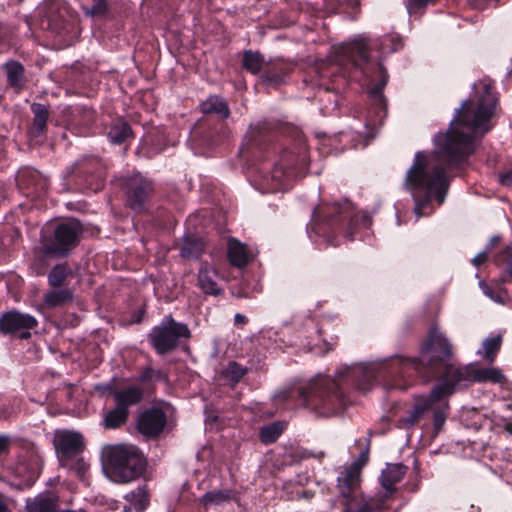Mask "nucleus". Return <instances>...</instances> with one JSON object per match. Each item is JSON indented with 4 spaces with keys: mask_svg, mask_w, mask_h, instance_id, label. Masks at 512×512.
<instances>
[{
    "mask_svg": "<svg viewBox=\"0 0 512 512\" xmlns=\"http://www.w3.org/2000/svg\"><path fill=\"white\" fill-rule=\"evenodd\" d=\"M497 98L490 84L484 85V93L475 108L466 100L450 124L446 134L435 137L437 150L433 154L417 152L408 169L404 184L415 202L417 218L426 216V208L435 199L443 204L449 189L447 171L460 168L474 152L475 135L489 130L487 123L494 114Z\"/></svg>",
    "mask_w": 512,
    "mask_h": 512,
    "instance_id": "nucleus-1",
    "label": "nucleus"
},
{
    "mask_svg": "<svg viewBox=\"0 0 512 512\" xmlns=\"http://www.w3.org/2000/svg\"><path fill=\"white\" fill-rule=\"evenodd\" d=\"M408 361H411V358L395 356L378 364L348 368L345 372H340L337 379L318 376L308 384L298 387L296 392L304 407L319 416L329 417L347 405V398L342 389L344 383L351 382L357 389L363 391L369 390L374 382L400 390L412 386L411 371L402 367V363Z\"/></svg>",
    "mask_w": 512,
    "mask_h": 512,
    "instance_id": "nucleus-2",
    "label": "nucleus"
},
{
    "mask_svg": "<svg viewBox=\"0 0 512 512\" xmlns=\"http://www.w3.org/2000/svg\"><path fill=\"white\" fill-rule=\"evenodd\" d=\"M452 356V347L447 338L435 329L429 332L421 359L411 358V361L402 363V367L411 371L413 383L417 377L425 382L431 379H440L441 383L435 385L429 397L415 398L413 408L408 411L407 417L400 420L404 427L413 426L422 415L432 408L435 402L453 394L457 389H463L475 382L474 364L454 365L449 363Z\"/></svg>",
    "mask_w": 512,
    "mask_h": 512,
    "instance_id": "nucleus-3",
    "label": "nucleus"
},
{
    "mask_svg": "<svg viewBox=\"0 0 512 512\" xmlns=\"http://www.w3.org/2000/svg\"><path fill=\"white\" fill-rule=\"evenodd\" d=\"M370 217L365 213H356L351 203H334L322 205L313 212L312 231L324 237L328 244L338 246V236L343 235L349 240L354 239L358 227H368Z\"/></svg>",
    "mask_w": 512,
    "mask_h": 512,
    "instance_id": "nucleus-4",
    "label": "nucleus"
},
{
    "mask_svg": "<svg viewBox=\"0 0 512 512\" xmlns=\"http://www.w3.org/2000/svg\"><path fill=\"white\" fill-rule=\"evenodd\" d=\"M334 60L342 67L343 75L352 79H357L358 72L369 78L370 72L374 69L377 70L380 80L370 88L369 93L373 98L383 101V89L388 82L389 75L381 63L370 61L369 47L365 40H355L336 48Z\"/></svg>",
    "mask_w": 512,
    "mask_h": 512,
    "instance_id": "nucleus-5",
    "label": "nucleus"
},
{
    "mask_svg": "<svg viewBox=\"0 0 512 512\" xmlns=\"http://www.w3.org/2000/svg\"><path fill=\"white\" fill-rule=\"evenodd\" d=\"M109 476L116 483H128L141 477L147 467L138 448L128 445L110 446L105 451Z\"/></svg>",
    "mask_w": 512,
    "mask_h": 512,
    "instance_id": "nucleus-6",
    "label": "nucleus"
},
{
    "mask_svg": "<svg viewBox=\"0 0 512 512\" xmlns=\"http://www.w3.org/2000/svg\"><path fill=\"white\" fill-rule=\"evenodd\" d=\"M83 232L82 223L75 218L59 222L52 235L43 242L42 252L53 257H66L79 245Z\"/></svg>",
    "mask_w": 512,
    "mask_h": 512,
    "instance_id": "nucleus-7",
    "label": "nucleus"
},
{
    "mask_svg": "<svg viewBox=\"0 0 512 512\" xmlns=\"http://www.w3.org/2000/svg\"><path fill=\"white\" fill-rule=\"evenodd\" d=\"M190 337L191 331L187 324L177 322L171 314L166 315L147 335L148 342L159 355L174 351L182 339Z\"/></svg>",
    "mask_w": 512,
    "mask_h": 512,
    "instance_id": "nucleus-8",
    "label": "nucleus"
},
{
    "mask_svg": "<svg viewBox=\"0 0 512 512\" xmlns=\"http://www.w3.org/2000/svg\"><path fill=\"white\" fill-rule=\"evenodd\" d=\"M308 167V154L305 147L297 153L284 151L278 163H275L270 176L265 177L270 190H277L286 176L293 172H302Z\"/></svg>",
    "mask_w": 512,
    "mask_h": 512,
    "instance_id": "nucleus-9",
    "label": "nucleus"
},
{
    "mask_svg": "<svg viewBox=\"0 0 512 512\" xmlns=\"http://www.w3.org/2000/svg\"><path fill=\"white\" fill-rule=\"evenodd\" d=\"M124 189L127 206L138 213L146 210L155 193L154 182L141 174L129 177L125 182Z\"/></svg>",
    "mask_w": 512,
    "mask_h": 512,
    "instance_id": "nucleus-10",
    "label": "nucleus"
},
{
    "mask_svg": "<svg viewBox=\"0 0 512 512\" xmlns=\"http://www.w3.org/2000/svg\"><path fill=\"white\" fill-rule=\"evenodd\" d=\"M71 15L68 6L62 0H51L45 7L41 25L56 35H62L71 27Z\"/></svg>",
    "mask_w": 512,
    "mask_h": 512,
    "instance_id": "nucleus-11",
    "label": "nucleus"
},
{
    "mask_svg": "<svg viewBox=\"0 0 512 512\" xmlns=\"http://www.w3.org/2000/svg\"><path fill=\"white\" fill-rule=\"evenodd\" d=\"M37 325L38 321L34 316L17 310L5 312L0 317V331L3 334L19 332L21 339L30 338V330Z\"/></svg>",
    "mask_w": 512,
    "mask_h": 512,
    "instance_id": "nucleus-12",
    "label": "nucleus"
},
{
    "mask_svg": "<svg viewBox=\"0 0 512 512\" xmlns=\"http://www.w3.org/2000/svg\"><path fill=\"white\" fill-rule=\"evenodd\" d=\"M361 484V466L359 463H352L340 472L337 477V488L345 504L352 505L358 501Z\"/></svg>",
    "mask_w": 512,
    "mask_h": 512,
    "instance_id": "nucleus-13",
    "label": "nucleus"
},
{
    "mask_svg": "<svg viewBox=\"0 0 512 512\" xmlns=\"http://www.w3.org/2000/svg\"><path fill=\"white\" fill-rule=\"evenodd\" d=\"M166 424L165 412L160 408H150L139 415L137 428L146 438H155L163 432Z\"/></svg>",
    "mask_w": 512,
    "mask_h": 512,
    "instance_id": "nucleus-14",
    "label": "nucleus"
},
{
    "mask_svg": "<svg viewBox=\"0 0 512 512\" xmlns=\"http://www.w3.org/2000/svg\"><path fill=\"white\" fill-rule=\"evenodd\" d=\"M54 446L61 461L80 454L84 449V440L80 433L63 431L56 434Z\"/></svg>",
    "mask_w": 512,
    "mask_h": 512,
    "instance_id": "nucleus-15",
    "label": "nucleus"
},
{
    "mask_svg": "<svg viewBox=\"0 0 512 512\" xmlns=\"http://www.w3.org/2000/svg\"><path fill=\"white\" fill-rule=\"evenodd\" d=\"M76 165L77 173L85 174V183L88 188L95 192L102 189L106 169L99 158L88 157Z\"/></svg>",
    "mask_w": 512,
    "mask_h": 512,
    "instance_id": "nucleus-16",
    "label": "nucleus"
},
{
    "mask_svg": "<svg viewBox=\"0 0 512 512\" xmlns=\"http://www.w3.org/2000/svg\"><path fill=\"white\" fill-rule=\"evenodd\" d=\"M275 138L274 127L268 121H260L249 127L246 141L249 149L266 150Z\"/></svg>",
    "mask_w": 512,
    "mask_h": 512,
    "instance_id": "nucleus-17",
    "label": "nucleus"
},
{
    "mask_svg": "<svg viewBox=\"0 0 512 512\" xmlns=\"http://www.w3.org/2000/svg\"><path fill=\"white\" fill-rule=\"evenodd\" d=\"M17 182L21 189L26 190L27 194L40 196L45 193L49 187V181L39 171L26 168L19 171Z\"/></svg>",
    "mask_w": 512,
    "mask_h": 512,
    "instance_id": "nucleus-18",
    "label": "nucleus"
},
{
    "mask_svg": "<svg viewBox=\"0 0 512 512\" xmlns=\"http://www.w3.org/2000/svg\"><path fill=\"white\" fill-rule=\"evenodd\" d=\"M218 277V271L204 263L198 271L197 286L206 295H222L224 290L217 282Z\"/></svg>",
    "mask_w": 512,
    "mask_h": 512,
    "instance_id": "nucleus-19",
    "label": "nucleus"
},
{
    "mask_svg": "<svg viewBox=\"0 0 512 512\" xmlns=\"http://www.w3.org/2000/svg\"><path fill=\"white\" fill-rule=\"evenodd\" d=\"M407 470V466L400 463L387 464L382 470L380 483L386 491V496H391L396 491L395 485L403 479Z\"/></svg>",
    "mask_w": 512,
    "mask_h": 512,
    "instance_id": "nucleus-20",
    "label": "nucleus"
},
{
    "mask_svg": "<svg viewBox=\"0 0 512 512\" xmlns=\"http://www.w3.org/2000/svg\"><path fill=\"white\" fill-rule=\"evenodd\" d=\"M110 393L114 398L115 404L125 410H129L131 406L139 404L143 399V391L138 386H128L124 389H110Z\"/></svg>",
    "mask_w": 512,
    "mask_h": 512,
    "instance_id": "nucleus-21",
    "label": "nucleus"
},
{
    "mask_svg": "<svg viewBox=\"0 0 512 512\" xmlns=\"http://www.w3.org/2000/svg\"><path fill=\"white\" fill-rule=\"evenodd\" d=\"M107 137L112 144L121 145L134 137L130 124L122 117L111 121Z\"/></svg>",
    "mask_w": 512,
    "mask_h": 512,
    "instance_id": "nucleus-22",
    "label": "nucleus"
},
{
    "mask_svg": "<svg viewBox=\"0 0 512 512\" xmlns=\"http://www.w3.org/2000/svg\"><path fill=\"white\" fill-rule=\"evenodd\" d=\"M227 256L230 264L238 268L247 266L251 260L247 246L236 238L229 239Z\"/></svg>",
    "mask_w": 512,
    "mask_h": 512,
    "instance_id": "nucleus-23",
    "label": "nucleus"
},
{
    "mask_svg": "<svg viewBox=\"0 0 512 512\" xmlns=\"http://www.w3.org/2000/svg\"><path fill=\"white\" fill-rule=\"evenodd\" d=\"M2 67L6 72L9 86L16 92L23 90L26 84L24 66L18 61L10 60L4 63Z\"/></svg>",
    "mask_w": 512,
    "mask_h": 512,
    "instance_id": "nucleus-24",
    "label": "nucleus"
},
{
    "mask_svg": "<svg viewBox=\"0 0 512 512\" xmlns=\"http://www.w3.org/2000/svg\"><path fill=\"white\" fill-rule=\"evenodd\" d=\"M31 112L33 113V123L30 128L32 137H39L46 133L47 121L49 119L48 106L41 103H32Z\"/></svg>",
    "mask_w": 512,
    "mask_h": 512,
    "instance_id": "nucleus-25",
    "label": "nucleus"
},
{
    "mask_svg": "<svg viewBox=\"0 0 512 512\" xmlns=\"http://www.w3.org/2000/svg\"><path fill=\"white\" fill-rule=\"evenodd\" d=\"M58 497L50 494H39L26 500L27 512H57Z\"/></svg>",
    "mask_w": 512,
    "mask_h": 512,
    "instance_id": "nucleus-26",
    "label": "nucleus"
},
{
    "mask_svg": "<svg viewBox=\"0 0 512 512\" xmlns=\"http://www.w3.org/2000/svg\"><path fill=\"white\" fill-rule=\"evenodd\" d=\"M200 110L203 114H216L221 119H227L230 116L228 103L217 95L210 96L203 101L200 104Z\"/></svg>",
    "mask_w": 512,
    "mask_h": 512,
    "instance_id": "nucleus-27",
    "label": "nucleus"
},
{
    "mask_svg": "<svg viewBox=\"0 0 512 512\" xmlns=\"http://www.w3.org/2000/svg\"><path fill=\"white\" fill-rule=\"evenodd\" d=\"M74 294L70 288H58L47 291L43 297V303L48 308H56L73 301Z\"/></svg>",
    "mask_w": 512,
    "mask_h": 512,
    "instance_id": "nucleus-28",
    "label": "nucleus"
},
{
    "mask_svg": "<svg viewBox=\"0 0 512 512\" xmlns=\"http://www.w3.org/2000/svg\"><path fill=\"white\" fill-rule=\"evenodd\" d=\"M236 499V493L232 489H219L206 492L200 499V504L207 509L212 505H221Z\"/></svg>",
    "mask_w": 512,
    "mask_h": 512,
    "instance_id": "nucleus-29",
    "label": "nucleus"
},
{
    "mask_svg": "<svg viewBox=\"0 0 512 512\" xmlns=\"http://www.w3.org/2000/svg\"><path fill=\"white\" fill-rule=\"evenodd\" d=\"M204 252V243L198 237L186 235L180 248V255L185 259H198Z\"/></svg>",
    "mask_w": 512,
    "mask_h": 512,
    "instance_id": "nucleus-30",
    "label": "nucleus"
},
{
    "mask_svg": "<svg viewBox=\"0 0 512 512\" xmlns=\"http://www.w3.org/2000/svg\"><path fill=\"white\" fill-rule=\"evenodd\" d=\"M248 373V368L232 360L227 363L220 373V377L227 381L231 386L237 385Z\"/></svg>",
    "mask_w": 512,
    "mask_h": 512,
    "instance_id": "nucleus-31",
    "label": "nucleus"
},
{
    "mask_svg": "<svg viewBox=\"0 0 512 512\" xmlns=\"http://www.w3.org/2000/svg\"><path fill=\"white\" fill-rule=\"evenodd\" d=\"M128 416L129 410H125L116 405L113 409L105 413L103 425L106 429H117L126 423Z\"/></svg>",
    "mask_w": 512,
    "mask_h": 512,
    "instance_id": "nucleus-32",
    "label": "nucleus"
},
{
    "mask_svg": "<svg viewBox=\"0 0 512 512\" xmlns=\"http://www.w3.org/2000/svg\"><path fill=\"white\" fill-rule=\"evenodd\" d=\"M264 57L260 52L246 50L243 53L242 66L251 74H258L264 67Z\"/></svg>",
    "mask_w": 512,
    "mask_h": 512,
    "instance_id": "nucleus-33",
    "label": "nucleus"
},
{
    "mask_svg": "<svg viewBox=\"0 0 512 512\" xmlns=\"http://www.w3.org/2000/svg\"><path fill=\"white\" fill-rule=\"evenodd\" d=\"M71 273V268L67 263L56 264L48 274L49 286L52 288L61 287Z\"/></svg>",
    "mask_w": 512,
    "mask_h": 512,
    "instance_id": "nucleus-34",
    "label": "nucleus"
},
{
    "mask_svg": "<svg viewBox=\"0 0 512 512\" xmlns=\"http://www.w3.org/2000/svg\"><path fill=\"white\" fill-rule=\"evenodd\" d=\"M475 382L502 383L506 380L500 369L495 367L477 368L474 365Z\"/></svg>",
    "mask_w": 512,
    "mask_h": 512,
    "instance_id": "nucleus-35",
    "label": "nucleus"
},
{
    "mask_svg": "<svg viewBox=\"0 0 512 512\" xmlns=\"http://www.w3.org/2000/svg\"><path fill=\"white\" fill-rule=\"evenodd\" d=\"M82 10L86 16L92 18H104L110 13V0H91V4H82Z\"/></svg>",
    "mask_w": 512,
    "mask_h": 512,
    "instance_id": "nucleus-36",
    "label": "nucleus"
},
{
    "mask_svg": "<svg viewBox=\"0 0 512 512\" xmlns=\"http://www.w3.org/2000/svg\"><path fill=\"white\" fill-rule=\"evenodd\" d=\"M125 499L131 503L137 512L144 511L149 505V494L146 486L138 487L136 490L126 494Z\"/></svg>",
    "mask_w": 512,
    "mask_h": 512,
    "instance_id": "nucleus-37",
    "label": "nucleus"
},
{
    "mask_svg": "<svg viewBox=\"0 0 512 512\" xmlns=\"http://www.w3.org/2000/svg\"><path fill=\"white\" fill-rule=\"evenodd\" d=\"M284 429V423L279 421L261 427L259 433L261 442L264 444L274 443L283 433Z\"/></svg>",
    "mask_w": 512,
    "mask_h": 512,
    "instance_id": "nucleus-38",
    "label": "nucleus"
},
{
    "mask_svg": "<svg viewBox=\"0 0 512 512\" xmlns=\"http://www.w3.org/2000/svg\"><path fill=\"white\" fill-rule=\"evenodd\" d=\"M502 344V336L487 338L483 342L484 356L489 363L494 362Z\"/></svg>",
    "mask_w": 512,
    "mask_h": 512,
    "instance_id": "nucleus-39",
    "label": "nucleus"
},
{
    "mask_svg": "<svg viewBox=\"0 0 512 512\" xmlns=\"http://www.w3.org/2000/svg\"><path fill=\"white\" fill-rule=\"evenodd\" d=\"M493 261L496 265L507 264L505 273L512 280V244L504 247L500 252L494 255Z\"/></svg>",
    "mask_w": 512,
    "mask_h": 512,
    "instance_id": "nucleus-40",
    "label": "nucleus"
},
{
    "mask_svg": "<svg viewBox=\"0 0 512 512\" xmlns=\"http://www.w3.org/2000/svg\"><path fill=\"white\" fill-rule=\"evenodd\" d=\"M284 76L285 72L282 68H276L275 66H267L264 69L262 79L264 82H267L274 86H278L284 81Z\"/></svg>",
    "mask_w": 512,
    "mask_h": 512,
    "instance_id": "nucleus-41",
    "label": "nucleus"
},
{
    "mask_svg": "<svg viewBox=\"0 0 512 512\" xmlns=\"http://www.w3.org/2000/svg\"><path fill=\"white\" fill-rule=\"evenodd\" d=\"M361 498V507L366 512H375L382 510L385 506L386 499L390 496H386V493L380 497H372L365 499L362 495L359 496Z\"/></svg>",
    "mask_w": 512,
    "mask_h": 512,
    "instance_id": "nucleus-42",
    "label": "nucleus"
},
{
    "mask_svg": "<svg viewBox=\"0 0 512 512\" xmlns=\"http://www.w3.org/2000/svg\"><path fill=\"white\" fill-rule=\"evenodd\" d=\"M164 379H166V375L161 370H155L151 366L145 367L138 377V380L142 383Z\"/></svg>",
    "mask_w": 512,
    "mask_h": 512,
    "instance_id": "nucleus-43",
    "label": "nucleus"
},
{
    "mask_svg": "<svg viewBox=\"0 0 512 512\" xmlns=\"http://www.w3.org/2000/svg\"><path fill=\"white\" fill-rule=\"evenodd\" d=\"M438 0H407L406 8L409 14L423 12L429 5H435Z\"/></svg>",
    "mask_w": 512,
    "mask_h": 512,
    "instance_id": "nucleus-44",
    "label": "nucleus"
},
{
    "mask_svg": "<svg viewBox=\"0 0 512 512\" xmlns=\"http://www.w3.org/2000/svg\"><path fill=\"white\" fill-rule=\"evenodd\" d=\"M480 285V288L482 290V292L488 297L490 298L492 301L496 302V303H499V304H503L504 303V300L502 298V296L496 292L490 285H488L486 282L484 281H481L479 283Z\"/></svg>",
    "mask_w": 512,
    "mask_h": 512,
    "instance_id": "nucleus-45",
    "label": "nucleus"
},
{
    "mask_svg": "<svg viewBox=\"0 0 512 512\" xmlns=\"http://www.w3.org/2000/svg\"><path fill=\"white\" fill-rule=\"evenodd\" d=\"M390 42L391 43V48H390V51H397L398 49H400L402 47V42H401V39L398 37V36H386L382 39V42H381V45L382 47L384 48L387 43Z\"/></svg>",
    "mask_w": 512,
    "mask_h": 512,
    "instance_id": "nucleus-46",
    "label": "nucleus"
},
{
    "mask_svg": "<svg viewBox=\"0 0 512 512\" xmlns=\"http://www.w3.org/2000/svg\"><path fill=\"white\" fill-rule=\"evenodd\" d=\"M11 447V438L7 435H0V456L7 455Z\"/></svg>",
    "mask_w": 512,
    "mask_h": 512,
    "instance_id": "nucleus-47",
    "label": "nucleus"
},
{
    "mask_svg": "<svg viewBox=\"0 0 512 512\" xmlns=\"http://www.w3.org/2000/svg\"><path fill=\"white\" fill-rule=\"evenodd\" d=\"M489 252L487 250H484L480 253H478L472 260V263L476 267H480L482 264H484L488 259Z\"/></svg>",
    "mask_w": 512,
    "mask_h": 512,
    "instance_id": "nucleus-48",
    "label": "nucleus"
},
{
    "mask_svg": "<svg viewBox=\"0 0 512 512\" xmlns=\"http://www.w3.org/2000/svg\"><path fill=\"white\" fill-rule=\"evenodd\" d=\"M9 29L0 23V52L3 50V46L6 45L8 41Z\"/></svg>",
    "mask_w": 512,
    "mask_h": 512,
    "instance_id": "nucleus-49",
    "label": "nucleus"
},
{
    "mask_svg": "<svg viewBox=\"0 0 512 512\" xmlns=\"http://www.w3.org/2000/svg\"><path fill=\"white\" fill-rule=\"evenodd\" d=\"M499 181L505 187H512V169L500 174Z\"/></svg>",
    "mask_w": 512,
    "mask_h": 512,
    "instance_id": "nucleus-50",
    "label": "nucleus"
},
{
    "mask_svg": "<svg viewBox=\"0 0 512 512\" xmlns=\"http://www.w3.org/2000/svg\"><path fill=\"white\" fill-rule=\"evenodd\" d=\"M500 241H501V236H499V235H495V236H493V237L490 239L489 243L486 245L485 250H487V251L490 253V252H491V250L493 249V247H494L495 245H497Z\"/></svg>",
    "mask_w": 512,
    "mask_h": 512,
    "instance_id": "nucleus-51",
    "label": "nucleus"
},
{
    "mask_svg": "<svg viewBox=\"0 0 512 512\" xmlns=\"http://www.w3.org/2000/svg\"><path fill=\"white\" fill-rule=\"evenodd\" d=\"M248 323V318L240 313H236L234 316V324L235 325H245Z\"/></svg>",
    "mask_w": 512,
    "mask_h": 512,
    "instance_id": "nucleus-52",
    "label": "nucleus"
},
{
    "mask_svg": "<svg viewBox=\"0 0 512 512\" xmlns=\"http://www.w3.org/2000/svg\"><path fill=\"white\" fill-rule=\"evenodd\" d=\"M444 420H445V416L442 412L436 411L434 413V423L436 426L443 424Z\"/></svg>",
    "mask_w": 512,
    "mask_h": 512,
    "instance_id": "nucleus-53",
    "label": "nucleus"
},
{
    "mask_svg": "<svg viewBox=\"0 0 512 512\" xmlns=\"http://www.w3.org/2000/svg\"><path fill=\"white\" fill-rule=\"evenodd\" d=\"M0 512H10L6 502V497L2 493H0Z\"/></svg>",
    "mask_w": 512,
    "mask_h": 512,
    "instance_id": "nucleus-54",
    "label": "nucleus"
},
{
    "mask_svg": "<svg viewBox=\"0 0 512 512\" xmlns=\"http://www.w3.org/2000/svg\"><path fill=\"white\" fill-rule=\"evenodd\" d=\"M367 460H368V452L366 451V452H362L360 454L358 461H356L355 463H359V465L362 467L363 465L366 464Z\"/></svg>",
    "mask_w": 512,
    "mask_h": 512,
    "instance_id": "nucleus-55",
    "label": "nucleus"
},
{
    "mask_svg": "<svg viewBox=\"0 0 512 512\" xmlns=\"http://www.w3.org/2000/svg\"><path fill=\"white\" fill-rule=\"evenodd\" d=\"M76 466H77L76 470H77L78 473L79 472L84 473L86 471V469H87V466H86V464L83 461H79L78 460Z\"/></svg>",
    "mask_w": 512,
    "mask_h": 512,
    "instance_id": "nucleus-56",
    "label": "nucleus"
},
{
    "mask_svg": "<svg viewBox=\"0 0 512 512\" xmlns=\"http://www.w3.org/2000/svg\"><path fill=\"white\" fill-rule=\"evenodd\" d=\"M504 430L509 433L510 435H512V420L510 421H507L505 424H504Z\"/></svg>",
    "mask_w": 512,
    "mask_h": 512,
    "instance_id": "nucleus-57",
    "label": "nucleus"
},
{
    "mask_svg": "<svg viewBox=\"0 0 512 512\" xmlns=\"http://www.w3.org/2000/svg\"><path fill=\"white\" fill-rule=\"evenodd\" d=\"M506 409L512 411V401L506 405Z\"/></svg>",
    "mask_w": 512,
    "mask_h": 512,
    "instance_id": "nucleus-58",
    "label": "nucleus"
},
{
    "mask_svg": "<svg viewBox=\"0 0 512 512\" xmlns=\"http://www.w3.org/2000/svg\"><path fill=\"white\" fill-rule=\"evenodd\" d=\"M36 273H37V275H43L44 274V270H38Z\"/></svg>",
    "mask_w": 512,
    "mask_h": 512,
    "instance_id": "nucleus-59",
    "label": "nucleus"
},
{
    "mask_svg": "<svg viewBox=\"0 0 512 512\" xmlns=\"http://www.w3.org/2000/svg\"><path fill=\"white\" fill-rule=\"evenodd\" d=\"M62 512H74V511H71V510H65V511H62Z\"/></svg>",
    "mask_w": 512,
    "mask_h": 512,
    "instance_id": "nucleus-60",
    "label": "nucleus"
},
{
    "mask_svg": "<svg viewBox=\"0 0 512 512\" xmlns=\"http://www.w3.org/2000/svg\"><path fill=\"white\" fill-rule=\"evenodd\" d=\"M18 2H22L23 0H17Z\"/></svg>",
    "mask_w": 512,
    "mask_h": 512,
    "instance_id": "nucleus-61",
    "label": "nucleus"
}]
</instances>
